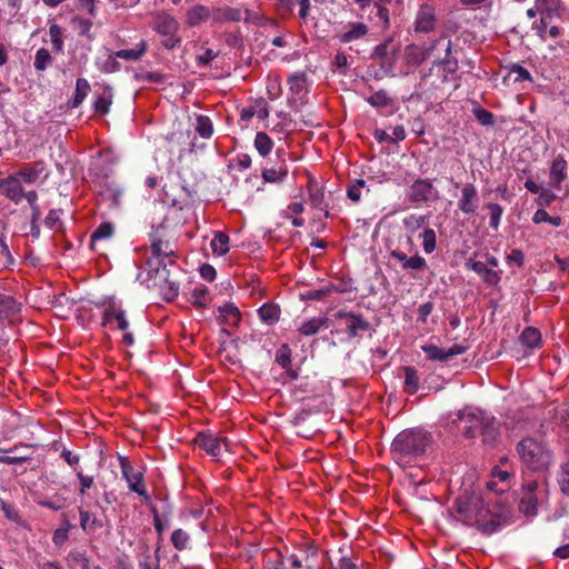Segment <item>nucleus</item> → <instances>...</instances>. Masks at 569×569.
<instances>
[{"label":"nucleus","mask_w":569,"mask_h":569,"mask_svg":"<svg viewBox=\"0 0 569 569\" xmlns=\"http://www.w3.org/2000/svg\"><path fill=\"white\" fill-rule=\"evenodd\" d=\"M453 508L463 525L477 528L485 536L496 533L507 523L506 517L491 509L477 492H463L455 500Z\"/></svg>","instance_id":"nucleus-1"},{"label":"nucleus","mask_w":569,"mask_h":569,"mask_svg":"<svg viewBox=\"0 0 569 569\" xmlns=\"http://www.w3.org/2000/svg\"><path fill=\"white\" fill-rule=\"evenodd\" d=\"M431 443L430 432L420 428L406 429L393 439L391 453L398 465L406 467L423 458Z\"/></svg>","instance_id":"nucleus-2"},{"label":"nucleus","mask_w":569,"mask_h":569,"mask_svg":"<svg viewBox=\"0 0 569 569\" xmlns=\"http://www.w3.org/2000/svg\"><path fill=\"white\" fill-rule=\"evenodd\" d=\"M458 418L465 422L462 433L466 438L473 439L480 436L482 443L492 447L500 435L499 421L496 417L481 411L463 412L460 411Z\"/></svg>","instance_id":"nucleus-3"},{"label":"nucleus","mask_w":569,"mask_h":569,"mask_svg":"<svg viewBox=\"0 0 569 569\" xmlns=\"http://www.w3.org/2000/svg\"><path fill=\"white\" fill-rule=\"evenodd\" d=\"M516 450L522 465L533 471L547 470L553 460L552 452L547 446L531 437L519 441Z\"/></svg>","instance_id":"nucleus-4"},{"label":"nucleus","mask_w":569,"mask_h":569,"mask_svg":"<svg viewBox=\"0 0 569 569\" xmlns=\"http://www.w3.org/2000/svg\"><path fill=\"white\" fill-rule=\"evenodd\" d=\"M146 271L148 278L164 282L167 290L163 292L167 301L173 300L179 295V284L169 279V270L162 258H154L153 256L146 261Z\"/></svg>","instance_id":"nucleus-5"},{"label":"nucleus","mask_w":569,"mask_h":569,"mask_svg":"<svg viewBox=\"0 0 569 569\" xmlns=\"http://www.w3.org/2000/svg\"><path fill=\"white\" fill-rule=\"evenodd\" d=\"M120 468L122 477L128 483L129 490L142 497L146 503H150L151 497L147 491L143 473L136 470L126 457L120 458Z\"/></svg>","instance_id":"nucleus-6"},{"label":"nucleus","mask_w":569,"mask_h":569,"mask_svg":"<svg viewBox=\"0 0 569 569\" xmlns=\"http://www.w3.org/2000/svg\"><path fill=\"white\" fill-rule=\"evenodd\" d=\"M111 321L117 322V329L124 331L122 336V342L126 346H133L134 345V337L131 332H127L129 328V320L127 319L126 311L118 306L114 301L110 302L103 313H102V322L101 325L106 327Z\"/></svg>","instance_id":"nucleus-7"},{"label":"nucleus","mask_w":569,"mask_h":569,"mask_svg":"<svg viewBox=\"0 0 569 569\" xmlns=\"http://www.w3.org/2000/svg\"><path fill=\"white\" fill-rule=\"evenodd\" d=\"M150 249L154 258H176L174 243L170 240L164 222L150 233Z\"/></svg>","instance_id":"nucleus-8"},{"label":"nucleus","mask_w":569,"mask_h":569,"mask_svg":"<svg viewBox=\"0 0 569 569\" xmlns=\"http://www.w3.org/2000/svg\"><path fill=\"white\" fill-rule=\"evenodd\" d=\"M407 198L411 203L431 202L439 199V191L430 179H416L408 188Z\"/></svg>","instance_id":"nucleus-9"},{"label":"nucleus","mask_w":569,"mask_h":569,"mask_svg":"<svg viewBox=\"0 0 569 569\" xmlns=\"http://www.w3.org/2000/svg\"><path fill=\"white\" fill-rule=\"evenodd\" d=\"M538 482L530 480L522 485V495L518 509L527 517L536 516L538 512Z\"/></svg>","instance_id":"nucleus-10"},{"label":"nucleus","mask_w":569,"mask_h":569,"mask_svg":"<svg viewBox=\"0 0 569 569\" xmlns=\"http://www.w3.org/2000/svg\"><path fill=\"white\" fill-rule=\"evenodd\" d=\"M335 317L346 322V332L348 338H356L360 331H368L371 325L358 313L349 312L346 310H339Z\"/></svg>","instance_id":"nucleus-11"},{"label":"nucleus","mask_w":569,"mask_h":569,"mask_svg":"<svg viewBox=\"0 0 569 569\" xmlns=\"http://www.w3.org/2000/svg\"><path fill=\"white\" fill-rule=\"evenodd\" d=\"M389 258L399 262L403 271H422L428 268L426 259L419 253L408 257L399 249H389Z\"/></svg>","instance_id":"nucleus-12"},{"label":"nucleus","mask_w":569,"mask_h":569,"mask_svg":"<svg viewBox=\"0 0 569 569\" xmlns=\"http://www.w3.org/2000/svg\"><path fill=\"white\" fill-rule=\"evenodd\" d=\"M568 179V163L562 154H558L551 162L549 170V186L556 191L562 190V182Z\"/></svg>","instance_id":"nucleus-13"},{"label":"nucleus","mask_w":569,"mask_h":569,"mask_svg":"<svg viewBox=\"0 0 569 569\" xmlns=\"http://www.w3.org/2000/svg\"><path fill=\"white\" fill-rule=\"evenodd\" d=\"M446 40V37L442 36L436 39L429 48H420L415 44H410L406 49V58L408 63L411 64H420L425 60L429 59L432 56V52L441 46V43Z\"/></svg>","instance_id":"nucleus-14"},{"label":"nucleus","mask_w":569,"mask_h":569,"mask_svg":"<svg viewBox=\"0 0 569 569\" xmlns=\"http://www.w3.org/2000/svg\"><path fill=\"white\" fill-rule=\"evenodd\" d=\"M421 349L429 360L441 362L448 361L450 358L462 355L467 351V347L460 345H453L448 350L435 345H426L422 346Z\"/></svg>","instance_id":"nucleus-15"},{"label":"nucleus","mask_w":569,"mask_h":569,"mask_svg":"<svg viewBox=\"0 0 569 569\" xmlns=\"http://www.w3.org/2000/svg\"><path fill=\"white\" fill-rule=\"evenodd\" d=\"M0 193L12 201L14 204L21 202L26 198V192L20 180L13 176L0 179Z\"/></svg>","instance_id":"nucleus-16"},{"label":"nucleus","mask_w":569,"mask_h":569,"mask_svg":"<svg viewBox=\"0 0 569 569\" xmlns=\"http://www.w3.org/2000/svg\"><path fill=\"white\" fill-rule=\"evenodd\" d=\"M179 27L178 20L168 12H158L153 18L152 29L161 36L178 33Z\"/></svg>","instance_id":"nucleus-17"},{"label":"nucleus","mask_w":569,"mask_h":569,"mask_svg":"<svg viewBox=\"0 0 569 569\" xmlns=\"http://www.w3.org/2000/svg\"><path fill=\"white\" fill-rule=\"evenodd\" d=\"M458 208L467 214L475 213L478 208V191L475 184L466 183L461 189Z\"/></svg>","instance_id":"nucleus-18"},{"label":"nucleus","mask_w":569,"mask_h":569,"mask_svg":"<svg viewBox=\"0 0 569 569\" xmlns=\"http://www.w3.org/2000/svg\"><path fill=\"white\" fill-rule=\"evenodd\" d=\"M193 442L211 457L217 458L221 453L220 439L210 432H198L193 439Z\"/></svg>","instance_id":"nucleus-19"},{"label":"nucleus","mask_w":569,"mask_h":569,"mask_svg":"<svg viewBox=\"0 0 569 569\" xmlns=\"http://www.w3.org/2000/svg\"><path fill=\"white\" fill-rule=\"evenodd\" d=\"M242 20V9L229 6L216 7L212 9V22L223 24L227 22H239Z\"/></svg>","instance_id":"nucleus-20"},{"label":"nucleus","mask_w":569,"mask_h":569,"mask_svg":"<svg viewBox=\"0 0 569 569\" xmlns=\"http://www.w3.org/2000/svg\"><path fill=\"white\" fill-rule=\"evenodd\" d=\"M466 266L468 269L476 272L478 276H480L485 283L488 286H497L500 281V276L497 271L489 269L486 263L481 261H477L473 259H469L466 262Z\"/></svg>","instance_id":"nucleus-21"},{"label":"nucleus","mask_w":569,"mask_h":569,"mask_svg":"<svg viewBox=\"0 0 569 569\" xmlns=\"http://www.w3.org/2000/svg\"><path fill=\"white\" fill-rule=\"evenodd\" d=\"M441 44L445 47V57H437L435 63L443 67V81H447L448 74L455 73L459 68V63L456 58H451V40L446 37V40Z\"/></svg>","instance_id":"nucleus-22"},{"label":"nucleus","mask_w":569,"mask_h":569,"mask_svg":"<svg viewBox=\"0 0 569 569\" xmlns=\"http://www.w3.org/2000/svg\"><path fill=\"white\" fill-rule=\"evenodd\" d=\"M22 303L13 296L0 293V321L11 320L21 311Z\"/></svg>","instance_id":"nucleus-23"},{"label":"nucleus","mask_w":569,"mask_h":569,"mask_svg":"<svg viewBox=\"0 0 569 569\" xmlns=\"http://www.w3.org/2000/svg\"><path fill=\"white\" fill-rule=\"evenodd\" d=\"M209 19H212V10L204 4H196L186 13V23L191 28L198 27Z\"/></svg>","instance_id":"nucleus-24"},{"label":"nucleus","mask_w":569,"mask_h":569,"mask_svg":"<svg viewBox=\"0 0 569 569\" xmlns=\"http://www.w3.org/2000/svg\"><path fill=\"white\" fill-rule=\"evenodd\" d=\"M368 33V27L363 22H349L345 31L338 36L341 43H350L363 38Z\"/></svg>","instance_id":"nucleus-25"},{"label":"nucleus","mask_w":569,"mask_h":569,"mask_svg":"<svg viewBox=\"0 0 569 569\" xmlns=\"http://www.w3.org/2000/svg\"><path fill=\"white\" fill-rule=\"evenodd\" d=\"M287 176L288 166L284 160H280L271 168H264L261 173L263 181L269 183H280L287 178Z\"/></svg>","instance_id":"nucleus-26"},{"label":"nucleus","mask_w":569,"mask_h":569,"mask_svg":"<svg viewBox=\"0 0 569 569\" xmlns=\"http://www.w3.org/2000/svg\"><path fill=\"white\" fill-rule=\"evenodd\" d=\"M427 217L426 216H417V214H409L406 218L402 219V224L406 228V230L409 232L406 237V242L409 246V251L412 250L415 247L412 233L418 231L421 227L426 224Z\"/></svg>","instance_id":"nucleus-27"},{"label":"nucleus","mask_w":569,"mask_h":569,"mask_svg":"<svg viewBox=\"0 0 569 569\" xmlns=\"http://www.w3.org/2000/svg\"><path fill=\"white\" fill-rule=\"evenodd\" d=\"M435 12L430 7H421L416 17V31L429 32L435 27Z\"/></svg>","instance_id":"nucleus-28"},{"label":"nucleus","mask_w":569,"mask_h":569,"mask_svg":"<svg viewBox=\"0 0 569 569\" xmlns=\"http://www.w3.org/2000/svg\"><path fill=\"white\" fill-rule=\"evenodd\" d=\"M540 16L555 19L560 18L563 11L561 0H536Z\"/></svg>","instance_id":"nucleus-29"},{"label":"nucleus","mask_w":569,"mask_h":569,"mask_svg":"<svg viewBox=\"0 0 569 569\" xmlns=\"http://www.w3.org/2000/svg\"><path fill=\"white\" fill-rule=\"evenodd\" d=\"M329 327V319L326 317L311 318L307 321H303L298 331L300 335L310 337L317 335L322 328Z\"/></svg>","instance_id":"nucleus-30"},{"label":"nucleus","mask_w":569,"mask_h":569,"mask_svg":"<svg viewBox=\"0 0 569 569\" xmlns=\"http://www.w3.org/2000/svg\"><path fill=\"white\" fill-rule=\"evenodd\" d=\"M258 316L263 323L268 326H273L279 321L280 308L274 303H263L258 309Z\"/></svg>","instance_id":"nucleus-31"},{"label":"nucleus","mask_w":569,"mask_h":569,"mask_svg":"<svg viewBox=\"0 0 569 569\" xmlns=\"http://www.w3.org/2000/svg\"><path fill=\"white\" fill-rule=\"evenodd\" d=\"M147 48H148L147 42L144 40H141L132 49H121V50L116 51V57H119L120 59H124L128 61H138L147 52Z\"/></svg>","instance_id":"nucleus-32"},{"label":"nucleus","mask_w":569,"mask_h":569,"mask_svg":"<svg viewBox=\"0 0 569 569\" xmlns=\"http://www.w3.org/2000/svg\"><path fill=\"white\" fill-rule=\"evenodd\" d=\"M308 190L311 206L318 210H326L323 188L317 182H309Z\"/></svg>","instance_id":"nucleus-33"},{"label":"nucleus","mask_w":569,"mask_h":569,"mask_svg":"<svg viewBox=\"0 0 569 569\" xmlns=\"http://www.w3.org/2000/svg\"><path fill=\"white\" fill-rule=\"evenodd\" d=\"M521 343L528 348L535 349L541 345V333L535 327H527L519 337Z\"/></svg>","instance_id":"nucleus-34"},{"label":"nucleus","mask_w":569,"mask_h":569,"mask_svg":"<svg viewBox=\"0 0 569 569\" xmlns=\"http://www.w3.org/2000/svg\"><path fill=\"white\" fill-rule=\"evenodd\" d=\"M89 91H90V84H89L88 80L83 79V78H79L76 82V92H74L72 100L70 101V108H72V109L78 108L83 102V100L88 96Z\"/></svg>","instance_id":"nucleus-35"},{"label":"nucleus","mask_w":569,"mask_h":569,"mask_svg":"<svg viewBox=\"0 0 569 569\" xmlns=\"http://www.w3.org/2000/svg\"><path fill=\"white\" fill-rule=\"evenodd\" d=\"M405 391L409 395H415L419 389L418 371L413 367H405Z\"/></svg>","instance_id":"nucleus-36"},{"label":"nucleus","mask_w":569,"mask_h":569,"mask_svg":"<svg viewBox=\"0 0 569 569\" xmlns=\"http://www.w3.org/2000/svg\"><path fill=\"white\" fill-rule=\"evenodd\" d=\"M80 527L84 532H92L97 528L102 527L101 520L97 517H92L91 513L82 508H79Z\"/></svg>","instance_id":"nucleus-37"},{"label":"nucleus","mask_w":569,"mask_h":569,"mask_svg":"<svg viewBox=\"0 0 569 569\" xmlns=\"http://www.w3.org/2000/svg\"><path fill=\"white\" fill-rule=\"evenodd\" d=\"M210 244L213 253L223 256L229 251V237L221 231H217Z\"/></svg>","instance_id":"nucleus-38"},{"label":"nucleus","mask_w":569,"mask_h":569,"mask_svg":"<svg viewBox=\"0 0 569 569\" xmlns=\"http://www.w3.org/2000/svg\"><path fill=\"white\" fill-rule=\"evenodd\" d=\"M52 61L53 58L49 50L46 48H40L34 54L33 67L37 71L42 72L48 69Z\"/></svg>","instance_id":"nucleus-39"},{"label":"nucleus","mask_w":569,"mask_h":569,"mask_svg":"<svg viewBox=\"0 0 569 569\" xmlns=\"http://www.w3.org/2000/svg\"><path fill=\"white\" fill-rule=\"evenodd\" d=\"M254 147L260 156L266 157L271 152L273 141L266 132H258L254 138Z\"/></svg>","instance_id":"nucleus-40"},{"label":"nucleus","mask_w":569,"mask_h":569,"mask_svg":"<svg viewBox=\"0 0 569 569\" xmlns=\"http://www.w3.org/2000/svg\"><path fill=\"white\" fill-rule=\"evenodd\" d=\"M290 91L297 96L306 92L307 74L305 72L295 73L288 78Z\"/></svg>","instance_id":"nucleus-41"},{"label":"nucleus","mask_w":569,"mask_h":569,"mask_svg":"<svg viewBox=\"0 0 569 569\" xmlns=\"http://www.w3.org/2000/svg\"><path fill=\"white\" fill-rule=\"evenodd\" d=\"M49 36L50 41L53 48V51L57 53H61L63 51V31L60 26L57 23H51L49 27Z\"/></svg>","instance_id":"nucleus-42"},{"label":"nucleus","mask_w":569,"mask_h":569,"mask_svg":"<svg viewBox=\"0 0 569 569\" xmlns=\"http://www.w3.org/2000/svg\"><path fill=\"white\" fill-rule=\"evenodd\" d=\"M552 419L557 426L565 429L569 433V406L561 405L553 409Z\"/></svg>","instance_id":"nucleus-43"},{"label":"nucleus","mask_w":569,"mask_h":569,"mask_svg":"<svg viewBox=\"0 0 569 569\" xmlns=\"http://www.w3.org/2000/svg\"><path fill=\"white\" fill-rule=\"evenodd\" d=\"M196 131L203 139H209L213 133V124L208 116H197Z\"/></svg>","instance_id":"nucleus-44"},{"label":"nucleus","mask_w":569,"mask_h":569,"mask_svg":"<svg viewBox=\"0 0 569 569\" xmlns=\"http://www.w3.org/2000/svg\"><path fill=\"white\" fill-rule=\"evenodd\" d=\"M219 312L222 321L229 322L230 325H237L240 321L239 309L232 303H226L220 307Z\"/></svg>","instance_id":"nucleus-45"},{"label":"nucleus","mask_w":569,"mask_h":569,"mask_svg":"<svg viewBox=\"0 0 569 569\" xmlns=\"http://www.w3.org/2000/svg\"><path fill=\"white\" fill-rule=\"evenodd\" d=\"M274 361L281 367V368H289L292 363V351L289 345L283 343L279 347V349L276 351Z\"/></svg>","instance_id":"nucleus-46"},{"label":"nucleus","mask_w":569,"mask_h":569,"mask_svg":"<svg viewBox=\"0 0 569 569\" xmlns=\"http://www.w3.org/2000/svg\"><path fill=\"white\" fill-rule=\"evenodd\" d=\"M367 102L375 108H385L392 103V99L388 96L387 91L381 89L370 97H368Z\"/></svg>","instance_id":"nucleus-47"},{"label":"nucleus","mask_w":569,"mask_h":569,"mask_svg":"<svg viewBox=\"0 0 569 569\" xmlns=\"http://www.w3.org/2000/svg\"><path fill=\"white\" fill-rule=\"evenodd\" d=\"M532 222L536 224L548 222L555 227L562 224V219L559 216H550L545 209H538L532 216Z\"/></svg>","instance_id":"nucleus-48"},{"label":"nucleus","mask_w":569,"mask_h":569,"mask_svg":"<svg viewBox=\"0 0 569 569\" xmlns=\"http://www.w3.org/2000/svg\"><path fill=\"white\" fill-rule=\"evenodd\" d=\"M422 238L423 251L429 254L432 253L437 248V236L433 229L426 228L420 234Z\"/></svg>","instance_id":"nucleus-49"},{"label":"nucleus","mask_w":569,"mask_h":569,"mask_svg":"<svg viewBox=\"0 0 569 569\" xmlns=\"http://www.w3.org/2000/svg\"><path fill=\"white\" fill-rule=\"evenodd\" d=\"M487 209L489 210V226L493 230H498L500 226V219L503 213V208L499 203L489 202L487 203Z\"/></svg>","instance_id":"nucleus-50"},{"label":"nucleus","mask_w":569,"mask_h":569,"mask_svg":"<svg viewBox=\"0 0 569 569\" xmlns=\"http://www.w3.org/2000/svg\"><path fill=\"white\" fill-rule=\"evenodd\" d=\"M190 536L184 530H173L171 535V543L173 545L174 549L179 551L186 550L188 548Z\"/></svg>","instance_id":"nucleus-51"},{"label":"nucleus","mask_w":569,"mask_h":569,"mask_svg":"<svg viewBox=\"0 0 569 569\" xmlns=\"http://www.w3.org/2000/svg\"><path fill=\"white\" fill-rule=\"evenodd\" d=\"M537 194L536 203L540 207L539 209L549 207L558 198L556 190L551 189L550 186L549 188L543 187Z\"/></svg>","instance_id":"nucleus-52"},{"label":"nucleus","mask_w":569,"mask_h":569,"mask_svg":"<svg viewBox=\"0 0 569 569\" xmlns=\"http://www.w3.org/2000/svg\"><path fill=\"white\" fill-rule=\"evenodd\" d=\"M114 232V226L111 222H102L92 232L90 240L91 242L110 238Z\"/></svg>","instance_id":"nucleus-53"},{"label":"nucleus","mask_w":569,"mask_h":569,"mask_svg":"<svg viewBox=\"0 0 569 569\" xmlns=\"http://www.w3.org/2000/svg\"><path fill=\"white\" fill-rule=\"evenodd\" d=\"M208 288L206 286L196 287L191 292V303L198 308L207 306Z\"/></svg>","instance_id":"nucleus-54"},{"label":"nucleus","mask_w":569,"mask_h":569,"mask_svg":"<svg viewBox=\"0 0 569 569\" xmlns=\"http://www.w3.org/2000/svg\"><path fill=\"white\" fill-rule=\"evenodd\" d=\"M116 52L108 54L107 58L99 63V69L104 73H114L121 69L120 62L117 60Z\"/></svg>","instance_id":"nucleus-55"},{"label":"nucleus","mask_w":569,"mask_h":569,"mask_svg":"<svg viewBox=\"0 0 569 569\" xmlns=\"http://www.w3.org/2000/svg\"><path fill=\"white\" fill-rule=\"evenodd\" d=\"M39 173L40 170H37L36 168L24 167L12 176L20 180V182L33 183L38 179Z\"/></svg>","instance_id":"nucleus-56"},{"label":"nucleus","mask_w":569,"mask_h":569,"mask_svg":"<svg viewBox=\"0 0 569 569\" xmlns=\"http://www.w3.org/2000/svg\"><path fill=\"white\" fill-rule=\"evenodd\" d=\"M551 22L552 19L540 16L539 20L532 22L531 29L535 31L536 36H538L542 41H546L547 30Z\"/></svg>","instance_id":"nucleus-57"},{"label":"nucleus","mask_w":569,"mask_h":569,"mask_svg":"<svg viewBox=\"0 0 569 569\" xmlns=\"http://www.w3.org/2000/svg\"><path fill=\"white\" fill-rule=\"evenodd\" d=\"M76 476L79 480V495L84 496L86 492L93 487L94 477L86 475L82 470H78Z\"/></svg>","instance_id":"nucleus-58"},{"label":"nucleus","mask_w":569,"mask_h":569,"mask_svg":"<svg viewBox=\"0 0 569 569\" xmlns=\"http://www.w3.org/2000/svg\"><path fill=\"white\" fill-rule=\"evenodd\" d=\"M558 483L563 495L569 496V462H563L560 466L558 473Z\"/></svg>","instance_id":"nucleus-59"},{"label":"nucleus","mask_w":569,"mask_h":569,"mask_svg":"<svg viewBox=\"0 0 569 569\" xmlns=\"http://www.w3.org/2000/svg\"><path fill=\"white\" fill-rule=\"evenodd\" d=\"M24 199L28 201V203L30 206L31 218H33V220H39V218L41 216V210H40V207H39V203H38V193H37V191H34V190L27 191Z\"/></svg>","instance_id":"nucleus-60"},{"label":"nucleus","mask_w":569,"mask_h":569,"mask_svg":"<svg viewBox=\"0 0 569 569\" xmlns=\"http://www.w3.org/2000/svg\"><path fill=\"white\" fill-rule=\"evenodd\" d=\"M473 114L477 121L482 126H493L495 124V116L487 109L478 107L473 109Z\"/></svg>","instance_id":"nucleus-61"},{"label":"nucleus","mask_w":569,"mask_h":569,"mask_svg":"<svg viewBox=\"0 0 569 569\" xmlns=\"http://www.w3.org/2000/svg\"><path fill=\"white\" fill-rule=\"evenodd\" d=\"M72 528V526L66 520V523L63 527H60L54 530L52 536V542L56 546H62L69 537V530Z\"/></svg>","instance_id":"nucleus-62"},{"label":"nucleus","mask_w":569,"mask_h":569,"mask_svg":"<svg viewBox=\"0 0 569 569\" xmlns=\"http://www.w3.org/2000/svg\"><path fill=\"white\" fill-rule=\"evenodd\" d=\"M365 186L366 181L363 179H357L347 190L348 198L353 202H358L361 199V190Z\"/></svg>","instance_id":"nucleus-63"},{"label":"nucleus","mask_w":569,"mask_h":569,"mask_svg":"<svg viewBox=\"0 0 569 569\" xmlns=\"http://www.w3.org/2000/svg\"><path fill=\"white\" fill-rule=\"evenodd\" d=\"M139 569H160V559L157 557L152 558L150 553H144L139 560Z\"/></svg>","instance_id":"nucleus-64"}]
</instances>
